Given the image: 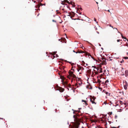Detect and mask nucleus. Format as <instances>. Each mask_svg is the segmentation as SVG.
<instances>
[{
	"instance_id": "31",
	"label": "nucleus",
	"mask_w": 128,
	"mask_h": 128,
	"mask_svg": "<svg viewBox=\"0 0 128 128\" xmlns=\"http://www.w3.org/2000/svg\"><path fill=\"white\" fill-rule=\"evenodd\" d=\"M73 52H75V53H76V52L75 51V50H73Z\"/></svg>"
},
{
	"instance_id": "40",
	"label": "nucleus",
	"mask_w": 128,
	"mask_h": 128,
	"mask_svg": "<svg viewBox=\"0 0 128 128\" xmlns=\"http://www.w3.org/2000/svg\"><path fill=\"white\" fill-rule=\"evenodd\" d=\"M56 56L57 57V56H58V55H57L56 54Z\"/></svg>"
},
{
	"instance_id": "39",
	"label": "nucleus",
	"mask_w": 128,
	"mask_h": 128,
	"mask_svg": "<svg viewBox=\"0 0 128 128\" xmlns=\"http://www.w3.org/2000/svg\"><path fill=\"white\" fill-rule=\"evenodd\" d=\"M114 28L118 30L117 29V28Z\"/></svg>"
},
{
	"instance_id": "8",
	"label": "nucleus",
	"mask_w": 128,
	"mask_h": 128,
	"mask_svg": "<svg viewBox=\"0 0 128 128\" xmlns=\"http://www.w3.org/2000/svg\"><path fill=\"white\" fill-rule=\"evenodd\" d=\"M84 70V68L82 67L79 66L78 67V71L79 72L80 70H81L82 72Z\"/></svg>"
},
{
	"instance_id": "22",
	"label": "nucleus",
	"mask_w": 128,
	"mask_h": 128,
	"mask_svg": "<svg viewBox=\"0 0 128 128\" xmlns=\"http://www.w3.org/2000/svg\"><path fill=\"white\" fill-rule=\"evenodd\" d=\"M38 2H40L42 1V0H38Z\"/></svg>"
},
{
	"instance_id": "32",
	"label": "nucleus",
	"mask_w": 128,
	"mask_h": 128,
	"mask_svg": "<svg viewBox=\"0 0 128 128\" xmlns=\"http://www.w3.org/2000/svg\"><path fill=\"white\" fill-rule=\"evenodd\" d=\"M107 11L108 12H110V10H108Z\"/></svg>"
},
{
	"instance_id": "33",
	"label": "nucleus",
	"mask_w": 128,
	"mask_h": 128,
	"mask_svg": "<svg viewBox=\"0 0 128 128\" xmlns=\"http://www.w3.org/2000/svg\"><path fill=\"white\" fill-rule=\"evenodd\" d=\"M109 26H110V27H112V25L111 24H110L109 25Z\"/></svg>"
},
{
	"instance_id": "41",
	"label": "nucleus",
	"mask_w": 128,
	"mask_h": 128,
	"mask_svg": "<svg viewBox=\"0 0 128 128\" xmlns=\"http://www.w3.org/2000/svg\"><path fill=\"white\" fill-rule=\"evenodd\" d=\"M111 27H112V28H113V26H112Z\"/></svg>"
},
{
	"instance_id": "45",
	"label": "nucleus",
	"mask_w": 128,
	"mask_h": 128,
	"mask_svg": "<svg viewBox=\"0 0 128 128\" xmlns=\"http://www.w3.org/2000/svg\"><path fill=\"white\" fill-rule=\"evenodd\" d=\"M106 63H104L105 64H106Z\"/></svg>"
},
{
	"instance_id": "38",
	"label": "nucleus",
	"mask_w": 128,
	"mask_h": 128,
	"mask_svg": "<svg viewBox=\"0 0 128 128\" xmlns=\"http://www.w3.org/2000/svg\"><path fill=\"white\" fill-rule=\"evenodd\" d=\"M115 116V118H116V117H117V116Z\"/></svg>"
},
{
	"instance_id": "47",
	"label": "nucleus",
	"mask_w": 128,
	"mask_h": 128,
	"mask_svg": "<svg viewBox=\"0 0 128 128\" xmlns=\"http://www.w3.org/2000/svg\"><path fill=\"white\" fill-rule=\"evenodd\" d=\"M122 68V69H123V68Z\"/></svg>"
},
{
	"instance_id": "2",
	"label": "nucleus",
	"mask_w": 128,
	"mask_h": 128,
	"mask_svg": "<svg viewBox=\"0 0 128 128\" xmlns=\"http://www.w3.org/2000/svg\"><path fill=\"white\" fill-rule=\"evenodd\" d=\"M68 78L70 80L71 82H72L73 80L76 79V83L75 84V86L76 88L82 86V84L80 79L76 78V76L74 75L73 72L70 71L69 72V75L68 76Z\"/></svg>"
},
{
	"instance_id": "37",
	"label": "nucleus",
	"mask_w": 128,
	"mask_h": 128,
	"mask_svg": "<svg viewBox=\"0 0 128 128\" xmlns=\"http://www.w3.org/2000/svg\"><path fill=\"white\" fill-rule=\"evenodd\" d=\"M34 3H35V2H36V1H34Z\"/></svg>"
},
{
	"instance_id": "6",
	"label": "nucleus",
	"mask_w": 128,
	"mask_h": 128,
	"mask_svg": "<svg viewBox=\"0 0 128 128\" xmlns=\"http://www.w3.org/2000/svg\"><path fill=\"white\" fill-rule=\"evenodd\" d=\"M124 88L126 90L127 89V86H128V84L127 82L126 81L124 82Z\"/></svg>"
},
{
	"instance_id": "17",
	"label": "nucleus",
	"mask_w": 128,
	"mask_h": 128,
	"mask_svg": "<svg viewBox=\"0 0 128 128\" xmlns=\"http://www.w3.org/2000/svg\"><path fill=\"white\" fill-rule=\"evenodd\" d=\"M121 34V36H122V38H124V39H126V40H127L126 38V37H124L123 35H122V34Z\"/></svg>"
},
{
	"instance_id": "13",
	"label": "nucleus",
	"mask_w": 128,
	"mask_h": 128,
	"mask_svg": "<svg viewBox=\"0 0 128 128\" xmlns=\"http://www.w3.org/2000/svg\"><path fill=\"white\" fill-rule=\"evenodd\" d=\"M104 93L106 94L108 96H110V94L108 93V92H106V91H104Z\"/></svg>"
},
{
	"instance_id": "18",
	"label": "nucleus",
	"mask_w": 128,
	"mask_h": 128,
	"mask_svg": "<svg viewBox=\"0 0 128 128\" xmlns=\"http://www.w3.org/2000/svg\"><path fill=\"white\" fill-rule=\"evenodd\" d=\"M120 104H122V105L123 104H124V103H123L122 101H120Z\"/></svg>"
},
{
	"instance_id": "34",
	"label": "nucleus",
	"mask_w": 128,
	"mask_h": 128,
	"mask_svg": "<svg viewBox=\"0 0 128 128\" xmlns=\"http://www.w3.org/2000/svg\"><path fill=\"white\" fill-rule=\"evenodd\" d=\"M126 39H124V41H126Z\"/></svg>"
},
{
	"instance_id": "14",
	"label": "nucleus",
	"mask_w": 128,
	"mask_h": 128,
	"mask_svg": "<svg viewBox=\"0 0 128 128\" xmlns=\"http://www.w3.org/2000/svg\"><path fill=\"white\" fill-rule=\"evenodd\" d=\"M67 16H70V17L71 18L72 17H73L74 16H71V13H68V14H67Z\"/></svg>"
},
{
	"instance_id": "48",
	"label": "nucleus",
	"mask_w": 128,
	"mask_h": 128,
	"mask_svg": "<svg viewBox=\"0 0 128 128\" xmlns=\"http://www.w3.org/2000/svg\"><path fill=\"white\" fill-rule=\"evenodd\" d=\"M124 75V74H123V75Z\"/></svg>"
},
{
	"instance_id": "35",
	"label": "nucleus",
	"mask_w": 128,
	"mask_h": 128,
	"mask_svg": "<svg viewBox=\"0 0 128 128\" xmlns=\"http://www.w3.org/2000/svg\"><path fill=\"white\" fill-rule=\"evenodd\" d=\"M112 128H116V127H113Z\"/></svg>"
},
{
	"instance_id": "15",
	"label": "nucleus",
	"mask_w": 128,
	"mask_h": 128,
	"mask_svg": "<svg viewBox=\"0 0 128 128\" xmlns=\"http://www.w3.org/2000/svg\"><path fill=\"white\" fill-rule=\"evenodd\" d=\"M109 81L108 80H106L105 81V82L104 83V84H106V85H107V84L108 83Z\"/></svg>"
},
{
	"instance_id": "30",
	"label": "nucleus",
	"mask_w": 128,
	"mask_h": 128,
	"mask_svg": "<svg viewBox=\"0 0 128 128\" xmlns=\"http://www.w3.org/2000/svg\"><path fill=\"white\" fill-rule=\"evenodd\" d=\"M123 62V60H122V61H120V62L121 63H122V62Z\"/></svg>"
},
{
	"instance_id": "19",
	"label": "nucleus",
	"mask_w": 128,
	"mask_h": 128,
	"mask_svg": "<svg viewBox=\"0 0 128 128\" xmlns=\"http://www.w3.org/2000/svg\"><path fill=\"white\" fill-rule=\"evenodd\" d=\"M112 57H110L109 58H110V59L109 60V61H112V59H111L110 58H112Z\"/></svg>"
},
{
	"instance_id": "25",
	"label": "nucleus",
	"mask_w": 128,
	"mask_h": 128,
	"mask_svg": "<svg viewBox=\"0 0 128 128\" xmlns=\"http://www.w3.org/2000/svg\"><path fill=\"white\" fill-rule=\"evenodd\" d=\"M52 22H56V21L54 20H52Z\"/></svg>"
},
{
	"instance_id": "50",
	"label": "nucleus",
	"mask_w": 128,
	"mask_h": 128,
	"mask_svg": "<svg viewBox=\"0 0 128 128\" xmlns=\"http://www.w3.org/2000/svg\"><path fill=\"white\" fill-rule=\"evenodd\" d=\"M32 0L33 1V0Z\"/></svg>"
},
{
	"instance_id": "29",
	"label": "nucleus",
	"mask_w": 128,
	"mask_h": 128,
	"mask_svg": "<svg viewBox=\"0 0 128 128\" xmlns=\"http://www.w3.org/2000/svg\"><path fill=\"white\" fill-rule=\"evenodd\" d=\"M88 22H91V20H88Z\"/></svg>"
},
{
	"instance_id": "24",
	"label": "nucleus",
	"mask_w": 128,
	"mask_h": 128,
	"mask_svg": "<svg viewBox=\"0 0 128 128\" xmlns=\"http://www.w3.org/2000/svg\"><path fill=\"white\" fill-rule=\"evenodd\" d=\"M124 104L125 105H127V103L126 102H124Z\"/></svg>"
},
{
	"instance_id": "21",
	"label": "nucleus",
	"mask_w": 128,
	"mask_h": 128,
	"mask_svg": "<svg viewBox=\"0 0 128 128\" xmlns=\"http://www.w3.org/2000/svg\"><path fill=\"white\" fill-rule=\"evenodd\" d=\"M56 52H54L53 53V54L54 55H55V54H56Z\"/></svg>"
},
{
	"instance_id": "3",
	"label": "nucleus",
	"mask_w": 128,
	"mask_h": 128,
	"mask_svg": "<svg viewBox=\"0 0 128 128\" xmlns=\"http://www.w3.org/2000/svg\"><path fill=\"white\" fill-rule=\"evenodd\" d=\"M61 80L62 84L65 87L70 88V90H72L71 84H70L68 83V81H64L62 79ZM67 89L68 90H69V89L68 88Z\"/></svg>"
},
{
	"instance_id": "1",
	"label": "nucleus",
	"mask_w": 128,
	"mask_h": 128,
	"mask_svg": "<svg viewBox=\"0 0 128 128\" xmlns=\"http://www.w3.org/2000/svg\"><path fill=\"white\" fill-rule=\"evenodd\" d=\"M78 109L79 110H74L73 109L72 110L74 111L73 114H75L73 116L74 122H72V124L70 125V128H78L80 124V122L81 121V118L80 116L82 114V113L80 114L78 113H76V112H77L78 113L81 112L80 110L82 108H79Z\"/></svg>"
},
{
	"instance_id": "49",
	"label": "nucleus",
	"mask_w": 128,
	"mask_h": 128,
	"mask_svg": "<svg viewBox=\"0 0 128 128\" xmlns=\"http://www.w3.org/2000/svg\"><path fill=\"white\" fill-rule=\"evenodd\" d=\"M96 3L98 4V2H96Z\"/></svg>"
},
{
	"instance_id": "12",
	"label": "nucleus",
	"mask_w": 128,
	"mask_h": 128,
	"mask_svg": "<svg viewBox=\"0 0 128 128\" xmlns=\"http://www.w3.org/2000/svg\"><path fill=\"white\" fill-rule=\"evenodd\" d=\"M84 52L83 51H82V50H79L77 52H76V54L79 53H84Z\"/></svg>"
},
{
	"instance_id": "7",
	"label": "nucleus",
	"mask_w": 128,
	"mask_h": 128,
	"mask_svg": "<svg viewBox=\"0 0 128 128\" xmlns=\"http://www.w3.org/2000/svg\"><path fill=\"white\" fill-rule=\"evenodd\" d=\"M95 99V98H92L90 99L91 102H92V104H96V103L94 102Z\"/></svg>"
},
{
	"instance_id": "10",
	"label": "nucleus",
	"mask_w": 128,
	"mask_h": 128,
	"mask_svg": "<svg viewBox=\"0 0 128 128\" xmlns=\"http://www.w3.org/2000/svg\"><path fill=\"white\" fill-rule=\"evenodd\" d=\"M125 75L126 77H127L128 75V70H126L125 72Z\"/></svg>"
},
{
	"instance_id": "20",
	"label": "nucleus",
	"mask_w": 128,
	"mask_h": 128,
	"mask_svg": "<svg viewBox=\"0 0 128 128\" xmlns=\"http://www.w3.org/2000/svg\"><path fill=\"white\" fill-rule=\"evenodd\" d=\"M60 90V91L61 92H63L64 90L63 89H61V90Z\"/></svg>"
},
{
	"instance_id": "44",
	"label": "nucleus",
	"mask_w": 128,
	"mask_h": 128,
	"mask_svg": "<svg viewBox=\"0 0 128 128\" xmlns=\"http://www.w3.org/2000/svg\"><path fill=\"white\" fill-rule=\"evenodd\" d=\"M92 58H93V59H94V58H92Z\"/></svg>"
},
{
	"instance_id": "23",
	"label": "nucleus",
	"mask_w": 128,
	"mask_h": 128,
	"mask_svg": "<svg viewBox=\"0 0 128 128\" xmlns=\"http://www.w3.org/2000/svg\"><path fill=\"white\" fill-rule=\"evenodd\" d=\"M122 40H117V41L118 42H120V41H122Z\"/></svg>"
},
{
	"instance_id": "27",
	"label": "nucleus",
	"mask_w": 128,
	"mask_h": 128,
	"mask_svg": "<svg viewBox=\"0 0 128 128\" xmlns=\"http://www.w3.org/2000/svg\"><path fill=\"white\" fill-rule=\"evenodd\" d=\"M94 20L95 21V22H96V18H94Z\"/></svg>"
},
{
	"instance_id": "16",
	"label": "nucleus",
	"mask_w": 128,
	"mask_h": 128,
	"mask_svg": "<svg viewBox=\"0 0 128 128\" xmlns=\"http://www.w3.org/2000/svg\"><path fill=\"white\" fill-rule=\"evenodd\" d=\"M86 88H88L91 89L92 88V87L91 86H86Z\"/></svg>"
},
{
	"instance_id": "26",
	"label": "nucleus",
	"mask_w": 128,
	"mask_h": 128,
	"mask_svg": "<svg viewBox=\"0 0 128 128\" xmlns=\"http://www.w3.org/2000/svg\"><path fill=\"white\" fill-rule=\"evenodd\" d=\"M104 104H107V103H106V102H104Z\"/></svg>"
},
{
	"instance_id": "43",
	"label": "nucleus",
	"mask_w": 128,
	"mask_h": 128,
	"mask_svg": "<svg viewBox=\"0 0 128 128\" xmlns=\"http://www.w3.org/2000/svg\"><path fill=\"white\" fill-rule=\"evenodd\" d=\"M97 32V33H98V34H99V32Z\"/></svg>"
},
{
	"instance_id": "5",
	"label": "nucleus",
	"mask_w": 128,
	"mask_h": 128,
	"mask_svg": "<svg viewBox=\"0 0 128 128\" xmlns=\"http://www.w3.org/2000/svg\"><path fill=\"white\" fill-rule=\"evenodd\" d=\"M94 68L95 69H96V70L97 72L98 73H101L102 72V68H96V67Z\"/></svg>"
},
{
	"instance_id": "28",
	"label": "nucleus",
	"mask_w": 128,
	"mask_h": 128,
	"mask_svg": "<svg viewBox=\"0 0 128 128\" xmlns=\"http://www.w3.org/2000/svg\"><path fill=\"white\" fill-rule=\"evenodd\" d=\"M95 67H94V68H95ZM94 70L95 71H96V69H95L94 68Z\"/></svg>"
},
{
	"instance_id": "11",
	"label": "nucleus",
	"mask_w": 128,
	"mask_h": 128,
	"mask_svg": "<svg viewBox=\"0 0 128 128\" xmlns=\"http://www.w3.org/2000/svg\"><path fill=\"white\" fill-rule=\"evenodd\" d=\"M82 102H84V104L86 106L87 105H88V104L87 102V101H86L82 100Z\"/></svg>"
},
{
	"instance_id": "9",
	"label": "nucleus",
	"mask_w": 128,
	"mask_h": 128,
	"mask_svg": "<svg viewBox=\"0 0 128 128\" xmlns=\"http://www.w3.org/2000/svg\"><path fill=\"white\" fill-rule=\"evenodd\" d=\"M81 64L84 67H86L88 66L87 64H86L84 61H82V62Z\"/></svg>"
},
{
	"instance_id": "46",
	"label": "nucleus",
	"mask_w": 128,
	"mask_h": 128,
	"mask_svg": "<svg viewBox=\"0 0 128 128\" xmlns=\"http://www.w3.org/2000/svg\"><path fill=\"white\" fill-rule=\"evenodd\" d=\"M122 42H121V44H122Z\"/></svg>"
},
{
	"instance_id": "4",
	"label": "nucleus",
	"mask_w": 128,
	"mask_h": 128,
	"mask_svg": "<svg viewBox=\"0 0 128 128\" xmlns=\"http://www.w3.org/2000/svg\"><path fill=\"white\" fill-rule=\"evenodd\" d=\"M64 8L62 9V10L64 11V12L67 13L68 10L69 9V7L67 5H64Z\"/></svg>"
},
{
	"instance_id": "36",
	"label": "nucleus",
	"mask_w": 128,
	"mask_h": 128,
	"mask_svg": "<svg viewBox=\"0 0 128 128\" xmlns=\"http://www.w3.org/2000/svg\"><path fill=\"white\" fill-rule=\"evenodd\" d=\"M40 4V5H41V6H42V4H41H41Z\"/></svg>"
},
{
	"instance_id": "42",
	"label": "nucleus",
	"mask_w": 128,
	"mask_h": 128,
	"mask_svg": "<svg viewBox=\"0 0 128 128\" xmlns=\"http://www.w3.org/2000/svg\"><path fill=\"white\" fill-rule=\"evenodd\" d=\"M82 128H84V127H83V126H82Z\"/></svg>"
}]
</instances>
